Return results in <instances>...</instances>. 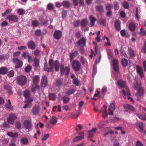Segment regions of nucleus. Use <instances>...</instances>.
Masks as SVG:
<instances>
[{
  "instance_id": "obj_1",
  "label": "nucleus",
  "mask_w": 146,
  "mask_h": 146,
  "mask_svg": "<svg viewBox=\"0 0 146 146\" xmlns=\"http://www.w3.org/2000/svg\"><path fill=\"white\" fill-rule=\"evenodd\" d=\"M49 64L50 67H48L46 62L44 63V69L45 71L48 72H52L53 71V68L54 66L55 71H57L59 69V63L58 60H55L54 62L52 59H50L49 61Z\"/></svg>"
},
{
  "instance_id": "obj_2",
  "label": "nucleus",
  "mask_w": 146,
  "mask_h": 146,
  "mask_svg": "<svg viewBox=\"0 0 146 146\" xmlns=\"http://www.w3.org/2000/svg\"><path fill=\"white\" fill-rule=\"evenodd\" d=\"M33 84L32 90L33 92L35 93L36 89H39L38 83L40 81V77L38 76H35L33 78Z\"/></svg>"
},
{
  "instance_id": "obj_3",
  "label": "nucleus",
  "mask_w": 146,
  "mask_h": 146,
  "mask_svg": "<svg viewBox=\"0 0 146 146\" xmlns=\"http://www.w3.org/2000/svg\"><path fill=\"white\" fill-rule=\"evenodd\" d=\"M17 80L19 84L24 85L27 82V78L25 76H20L17 77Z\"/></svg>"
},
{
  "instance_id": "obj_4",
  "label": "nucleus",
  "mask_w": 146,
  "mask_h": 146,
  "mask_svg": "<svg viewBox=\"0 0 146 146\" xmlns=\"http://www.w3.org/2000/svg\"><path fill=\"white\" fill-rule=\"evenodd\" d=\"M17 118L16 115L14 113H11L9 114V117L7 118V120L9 124H13L14 122V120Z\"/></svg>"
},
{
  "instance_id": "obj_5",
  "label": "nucleus",
  "mask_w": 146,
  "mask_h": 146,
  "mask_svg": "<svg viewBox=\"0 0 146 146\" xmlns=\"http://www.w3.org/2000/svg\"><path fill=\"white\" fill-rule=\"evenodd\" d=\"M61 75H63L65 73L66 75H68L70 72V69L69 67H66L64 68V65H62L60 68Z\"/></svg>"
},
{
  "instance_id": "obj_6",
  "label": "nucleus",
  "mask_w": 146,
  "mask_h": 146,
  "mask_svg": "<svg viewBox=\"0 0 146 146\" xmlns=\"http://www.w3.org/2000/svg\"><path fill=\"white\" fill-rule=\"evenodd\" d=\"M72 66L74 70L78 71L81 68V65L80 62L77 60H75L72 64Z\"/></svg>"
},
{
  "instance_id": "obj_7",
  "label": "nucleus",
  "mask_w": 146,
  "mask_h": 146,
  "mask_svg": "<svg viewBox=\"0 0 146 146\" xmlns=\"http://www.w3.org/2000/svg\"><path fill=\"white\" fill-rule=\"evenodd\" d=\"M13 62L17 65L15 66V68H19L21 67L23 65V62L21 61H20L19 59L16 58H14L13 59Z\"/></svg>"
},
{
  "instance_id": "obj_8",
  "label": "nucleus",
  "mask_w": 146,
  "mask_h": 146,
  "mask_svg": "<svg viewBox=\"0 0 146 146\" xmlns=\"http://www.w3.org/2000/svg\"><path fill=\"white\" fill-rule=\"evenodd\" d=\"M122 92L124 96L127 95L128 99H129L131 102L133 101V98H130L129 96L131 95V94L128 87L125 88V91L124 89H123L122 90Z\"/></svg>"
},
{
  "instance_id": "obj_9",
  "label": "nucleus",
  "mask_w": 146,
  "mask_h": 146,
  "mask_svg": "<svg viewBox=\"0 0 146 146\" xmlns=\"http://www.w3.org/2000/svg\"><path fill=\"white\" fill-rule=\"evenodd\" d=\"M6 19L9 21H13L14 22H16L18 21V18L15 15H10L7 16Z\"/></svg>"
},
{
  "instance_id": "obj_10",
  "label": "nucleus",
  "mask_w": 146,
  "mask_h": 146,
  "mask_svg": "<svg viewBox=\"0 0 146 146\" xmlns=\"http://www.w3.org/2000/svg\"><path fill=\"white\" fill-rule=\"evenodd\" d=\"M113 68L116 72H117L119 71V62L118 61L115 59L113 61Z\"/></svg>"
},
{
  "instance_id": "obj_11",
  "label": "nucleus",
  "mask_w": 146,
  "mask_h": 146,
  "mask_svg": "<svg viewBox=\"0 0 146 146\" xmlns=\"http://www.w3.org/2000/svg\"><path fill=\"white\" fill-rule=\"evenodd\" d=\"M97 130L96 128H92V130L89 131L88 132V138L90 139L92 138L94 136V134Z\"/></svg>"
},
{
  "instance_id": "obj_12",
  "label": "nucleus",
  "mask_w": 146,
  "mask_h": 146,
  "mask_svg": "<svg viewBox=\"0 0 146 146\" xmlns=\"http://www.w3.org/2000/svg\"><path fill=\"white\" fill-rule=\"evenodd\" d=\"M62 32L60 31H55L54 34V37L56 40H59L61 37Z\"/></svg>"
},
{
  "instance_id": "obj_13",
  "label": "nucleus",
  "mask_w": 146,
  "mask_h": 146,
  "mask_svg": "<svg viewBox=\"0 0 146 146\" xmlns=\"http://www.w3.org/2000/svg\"><path fill=\"white\" fill-rule=\"evenodd\" d=\"M86 40L84 38H82L77 42L78 44L80 47H83L86 46Z\"/></svg>"
},
{
  "instance_id": "obj_14",
  "label": "nucleus",
  "mask_w": 146,
  "mask_h": 146,
  "mask_svg": "<svg viewBox=\"0 0 146 146\" xmlns=\"http://www.w3.org/2000/svg\"><path fill=\"white\" fill-rule=\"evenodd\" d=\"M117 84L118 86L121 88H125H125L127 87L126 86V83L124 81L121 80H118L117 82Z\"/></svg>"
},
{
  "instance_id": "obj_15",
  "label": "nucleus",
  "mask_w": 146,
  "mask_h": 146,
  "mask_svg": "<svg viewBox=\"0 0 146 146\" xmlns=\"http://www.w3.org/2000/svg\"><path fill=\"white\" fill-rule=\"evenodd\" d=\"M108 110L110 111L108 113V114L109 115H113V111L115 110V106L114 103L111 102L110 104Z\"/></svg>"
},
{
  "instance_id": "obj_16",
  "label": "nucleus",
  "mask_w": 146,
  "mask_h": 146,
  "mask_svg": "<svg viewBox=\"0 0 146 146\" xmlns=\"http://www.w3.org/2000/svg\"><path fill=\"white\" fill-rule=\"evenodd\" d=\"M28 48L32 50L34 49L36 47L35 42L32 40H30L27 43Z\"/></svg>"
},
{
  "instance_id": "obj_17",
  "label": "nucleus",
  "mask_w": 146,
  "mask_h": 146,
  "mask_svg": "<svg viewBox=\"0 0 146 146\" xmlns=\"http://www.w3.org/2000/svg\"><path fill=\"white\" fill-rule=\"evenodd\" d=\"M22 56L24 58H26L28 57V61L29 62H30L32 60V57L29 55V52L28 51L23 52V53Z\"/></svg>"
},
{
  "instance_id": "obj_18",
  "label": "nucleus",
  "mask_w": 146,
  "mask_h": 146,
  "mask_svg": "<svg viewBox=\"0 0 146 146\" xmlns=\"http://www.w3.org/2000/svg\"><path fill=\"white\" fill-rule=\"evenodd\" d=\"M123 107L126 110H129L132 111H135V108L133 106L128 104L124 105Z\"/></svg>"
},
{
  "instance_id": "obj_19",
  "label": "nucleus",
  "mask_w": 146,
  "mask_h": 146,
  "mask_svg": "<svg viewBox=\"0 0 146 146\" xmlns=\"http://www.w3.org/2000/svg\"><path fill=\"white\" fill-rule=\"evenodd\" d=\"M41 83L42 86L43 87H44L46 86L47 84V77L45 76H42L41 80Z\"/></svg>"
},
{
  "instance_id": "obj_20",
  "label": "nucleus",
  "mask_w": 146,
  "mask_h": 146,
  "mask_svg": "<svg viewBox=\"0 0 146 146\" xmlns=\"http://www.w3.org/2000/svg\"><path fill=\"white\" fill-rule=\"evenodd\" d=\"M144 94V90L143 88H140L137 89L136 93V95L137 96H143Z\"/></svg>"
},
{
  "instance_id": "obj_21",
  "label": "nucleus",
  "mask_w": 146,
  "mask_h": 146,
  "mask_svg": "<svg viewBox=\"0 0 146 146\" xmlns=\"http://www.w3.org/2000/svg\"><path fill=\"white\" fill-rule=\"evenodd\" d=\"M8 71V69L6 67H3L0 68V74L2 75L6 74Z\"/></svg>"
},
{
  "instance_id": "obj_22",
  "label": "nucleus",
  "mask_w": 146,
  "mask_h": 146,
  "mask_svg": "<svg viewBox=\"0 0 146 146\" xmlns=\"http://www.w3.org/2000/svg\"><path fill=\"white\" fill-rule=\"evenodd\" d=\"M4 88L8 90L9 94L10 95L12 94V92L11 90L12 88L10 84H5L4 86Z\"/></svg>"
},
{
  "instance_id": "obj_23",
  "label": "nucleus",
  "mask_w": 146,
  "mask_h": 146,
  "mask_svg": "<svg viewBox=\"0 0 146 146\" xmlns=\"http://www.w3.org/2000/svg\"><path fill=\"white\" fill-rule=\"evenodd\" d=\"M135 83L134 85V88L135 89H138L140 88H142L141 87L142 85L141 83V82H139L138 80H136Z\"/></svg>"
},
{
  "instance_id": "obj_24",
  "label": "nucleus",
  "mask_w": 146,
  "mask_h": 146,
  "mask_svg": "<svg viewBox=\"0 0 146 146\" xmlns=\"http://www.w3.org/2000/svg\"><path fill=\"white\" fill-rule=\"evenodd\" d=\"M24 124L25 126L27 129H30L31 126V123L28 120H25L24 122Z\"/></svg>"
},
{
  "instance_id": "obj_25",
  "label": "nucleus",
  "mask_w": 146,
  "mask_h": 146,
  "mask_svg": "<svg viewBox=\"0 0 146 146\" xmlns=\"http://www.w3.org/2000/svg\"><path fill=\"white\" fill-rule=\"evenodd\" d=\"M129 28L131 31H134L135 30V24L131 22L129 25Z\"/></svg>"
},
{
  "instance_id": "obj_26",
  "label": "nucleus",
  "mask_w": 146,
  "mask_h": 146,
  "mask_svg": "<svg viewBox=\"0 0 146 146\" xmlns=\"http://www.w3.org/2000/svg\"><path fill=\"white\" fill-rule=\"evenodd\" d=\"M136 115L140 119L143 120H146V114L143 113L141 114H137Z\"/></svg>"
},
{
  "instance_id": "obj_27",
  "label": "nucleus",
  "mask_w": 146,
  "mask_h": 146,
  "mask_svg": "<svg viewBox=\"0 0 146 146\" xmlns=\"http://www.w3.org/2000/svg\"><path fill=\"white\" fill-rule=\"evenodd\" d=\"M89 18L90 21L91 27L94 25L95 22L96 21V19L92 16H90Z\"/></svg>"
},
{
  "instance_id": "obj_28",
  "label": "nucleus",
  "mask_w": 146,
  "mask_h": 146,
  "mask_svg": "<svg viewBox=\"0 0 146 146\" xmlns=\"http://www.w3.org/2000/svg\"><path fill=\"white\" fill-rule=\"evenodd\" d=\"M78 52L76 51L73 52H71L70 54V58L71 61H72L77 55Z\"/></svg>"
},
{
  "instance_id": "obj_29",
  "label": "nucleus",
  "mask_w": 146,
  "mask_h": 146,
  "mask_svg": "<svg viewBox=\"0 0 146 146\" xmlns=\"http://www.w3.org/2000/svg\"><path fill=\"white\" fill-rule=\"evenodd\" d=\"M136 125L141 131H143L145 126V124L142 122H139L136 123Z\"/></svg>"
},
{
  "instance_id": "obj_30",
  "label": "nucleus",
  "mask_w": 146,
  "mask_h": 146,
  "mask_svg": "<svg viewBox=\"0 0 146 146\" xmlns=\"http://www.w3.org/2000/svg\"><path fill=\"white\" fill-rule=\"evenodd\" d=\"M57 118L56 117H52L50 120V123L52 125L55 124L57 121Z\"/></svg>"
},
{
  "instance_id": "obj_31",
  "label": "nucleus",
  "mask_w": 146,
  "mask_h": 146,
  "mask_svg": "<svg viewBox=\"0 0 146 146\" xmlns=\"http://www.w3.org/2000/svg\"><path fill=\"white\" fill-rule=\"evenodd\" d=\"M40 109L38 107L35 106L33 108L32 111L33 113L35 115H37Z\"/></svg>"
},
{
  "instance_id": "obj_32",
  "label": "nucleus",
  "mask_w": 146,
  "mask_h": 146,
  "mask_svg": "<svg viewBox=\"0 0 146 146\" xmlns=\"http://www.w3.org/2000/svg\"><path fill=\"white\" fill-rule=\"evenodd\" d=\"M96 8L97 10L100 13L104 12L103 6L102 5H99L96 6Z\"/></svg>"
},
{
  "instance_id": "obj_33",
  "label": "nucleus",
  "mask_w": 146,
  "mask_h": 146,
  "mask_svg": "<svg viewBox=\"0 0 146 146\" xmlns=\"http://www.w3.org/2000/svg\"><path fill=\"white\" fill-rule=\"evenodd\" d=\"M136 67L137 72L138 74H143V73L142 68L141 66L138 65H136Z\"/></svg>"
},
{
  "instance_id": "obj_34",
  "label": "nucleus",
  "mask_w": 146,
  "mask_h": 146,
  "mask_svg": "<svg viewBox=\"0 0 146 146\" xmlns=\"http://www.w3.org/2000/svg\"><path fill=\"white\" fill-rule=\"evenodd\" d=\"M7 135L9 136L12 138H15L18 136L17 133H16L9 132L7 133Z\"/></svg>"
},
{
  "instance_id": "obj_35",
  "label": "nucleus",
  "mask_w": 146,
  "mask_h": 146,
  "mask_svg": "<svg viewBox=\"0 0 146 146\" xmlns=\"http://www.w3.org/2000/svg\"><path fill=\"white\" fill-rule=\"evenodd\" d=\"M84 136L83 135L76 136L73 139V141L74 142L77 141H80L82 140V139H84Z\"/></svg>"
},
{
  "instance_id": "obj_36",
  "label": "nucleus",
  "mask_w": 146,
  "mask_h": 146,
  "mask_svg": "<svg viewBox=\"0 0 146 146\" xmlns=\"http://www.w3.org/2000/svg\"><path fill=\"white\" fill-rule=\"evenodd\" d=\"M88 24V21L86 19H84L82 20L81 25L83 27H85Z\"/></svg>"
},
{
  "instance_id": "obj_37",
  "label": "nucleus",
  "mask_w": 146,
  "mask_h": 146,
  "mask_svg": "<svg viewBox=\"0 0 146 146\" xmlns=\"http://www.w3.org/2000/svg\"><path fill=\"white\" fill-rule=\"evenodd\" d=\"M62 84V81L60 79H58L56 80L55 83V85L58 87H59L61 86Z\"/></svg>"
},
{
  "instance_id": "obj_38",
  "label": "nucleus",
  "mask_w": 146,
  "mask_h": 146,
  "mask_svg": "<svg viewBox=\"0 0 146 146\" xmlns=\"http://www.w3.org/2000/svg\"><path fill=\"white\" fill-rule=\"evenodd\" d=\"M121 62L123 66L125 67H126L128 64L127 60L124 58L122 59Z\"/></svg>"
},
{
  "instance_id": "obj_39",
  "label": "nucleus",
  "mask_w": 146,
  "mask_h": 146,
  "mask_svg": "<svg viewBox=\"0 0 146 146\" xmlns=\"http://www.w3.org/2000/svg\"><path fill=\"white\" fill-rule=\"evenodd\" d=\"M115 29L118 31H119L120 29V23L119 21H116L115 23Z\"/></svg>"
},
{
  "instance_id": "obj_40",
  "label": "nucleus",
  "mask_w": 146,
  "mask_h": 146,
  "mask_svg": "<svg viewBox=\"0 0 146 146\" xmlns=\"http://www.w3.org/2000/svg\"><path fill=\"white\" fill-rule=\"evenodd\" d=\"M21 141L22 143L24 145H27L29 142L28 139L25 137L22 138L21 139Z\"/></svg>"
},
{
  "instance_id": "obj_41",
  "label": "nucleus",
  "mask_w": 146,
  "mask_h": 146,
  "mask_svg": "<svg viewBox=\"0 0 146 146\" xmlns=\"http://www.w3.org/2000/svg\"><path fill=\"white\" fill-rule=\"evenodd\" d=\"M39 24V22L37 20H35L32 21V25L33 27H37Z\"/></svg>"
},
{
  "instance_id": "obj_42",
  "label": "nucleus",
  "mask_w": 146,
  "mask_h": 146,
  "mask_svg": "<svg viewBox=\"0 0 146 146\" xmlns=\"http://www.w3.org/2000/svg\"><path fill=\"white\" fill-rule=\"evenodd\" d=\"M24 96L26 98H29L30 96L29 91L28 90H25L24 92Z\"/></svg>"
},
{
  "instance_id": "obj_43",
  "label": "nucleus",
  "mask_w": 146,
  "mask_h": 146,
  "mask_svg": "<svg viewBox=\"0 0 146 146\" xmlns=\"http://www.w3.org/2000/svg\"><path fill=\"white\" fill-rule=\"evenodd\" d=\"M103 39H106L107 40V42H105V44L106 46H110L111 45V43L110 42L109 39L108 37L104 36L103 37Z\"/></svg>"
},
{
  "instance_id": "obj_44",
  "label": "nucleus",
  "mask_w": 146,
  "mask_h": 146,
  "mask_svg": "<svg viewBox=\"0 0 146 146\" xmlns=\"http://www.w3.org/2000/svg\"><path fill=\"white\" fill-rule=\"evenodd\" d=\"M104 109V111L103 113L102 114V117L105 118L107 116V115H108V113H106V108H107V106L106 105H104L103 106Z\"/></svg>"
},
{
  "instance_id": "obj_45",
  "label": "nucleus",
  "mask_w": 146,
  "mask_h": 146,
  "mask_svg": "<svg viewBox=\"0 0 146 146\" xmlns=\"http://www.w3.org/2000/svg\"><path fill=\"white\" fill-rule=\"evenodd\" d=\"M34 62L35 66L36 67H38L39 65V59L36 57H35L34 60Z\"/></svg>"
},
{
  "instance_id": "obj_46",
  "label": "nucleus",
  "mask_w": 146,
  "mask_h": 146,
  "mask_svg": "<svg viewBox=\"0 0 146 146\" xmlns=\"http://www.w3.org/2000/svg\"><path fill=\"white\" fill-rule=\"evenodd\" d=\"M25 11L23 9H19L17 11V13L19 15H22L25 13Z\"/></svg>"
},
{
  "instance_id": "obj_47",
  "label": "nucleus",
  "mask_w": 146,
  "mask_h": 146,
  "mask_svg": "<svg viewBox=\"0 0 146 146\" xmlns=\"http://www.w3.org/2000/svg\"><path fill=\"white\" fill-rule=\"evenodd\" d=\"M56 95L53 93H51L49 95V99L52 100H54L55 98Z\"/></svg>"
},
{
  "instance_id": "obj_48",
  "label": "nucleus",
  "mask_w": 146,
  "mask_h": 146,
  "mask_svg": "<svg viewBox=\"0 0 146 146\" xmlns=\"http://www.w3.org/2000/svg\"><path fill=\"white\" fill-rule=\"evenodd\" d=\"M62 5L66 7H68L70 5V4L69 2L66 1H64L62 2Z\"/></svg>"
},
{
  "instance_id": "obj_49",
  "label": "nucleus",
  "mask_w": 146,
  "mask_h": 146,
  "mask_svg": "<svg viewBox=\"0 0 146 146\" xmlns=\"http://www.w3.org/2000/svg\"><path fill=\"white\" fill-rule=\"evenodd\" d=\"M141 51L143 53L146 54V41H145L144 46L141 48Z\"/></svg>"
},
{
  "instance_id": "obj_50",
  "label": "nucleus",
  "mask_w": 146,
  "mask_h": 146,
  "mask_svg": "<svg viewBox=\"0 0 146 146\" xmlns=\"http://www.w3.org/2000/svg\"><path fill=\"white\" fill-rule=\"evenodd\" d=\"M75 92V90L74 89H72L69 90L66 92V95H70L73 94Z\"/></svg>"
},
{
  "instance_id": "obj_51",
  "label": "nucleus",
  "mask_w": 146,
  "mask_h": 146,
  "mask_svg": "<svg viewBox=\"0 0 146 146\" xmlns=\"http://www.w3.org/2000/svg\"><path fill=\"white\" fill-rule=\"evenodd\" d=\"M140 34L142 36L146 35V31L144 30L143 28H141L140 30Z\"/></svg>"
},
{
  "instance_id": "obj_52",
  "label": "nucleus",
  "mask_w": 146,
  "mask_h": 146,
  "mask_svg": "<svg viewBox=\"0 0 146 146\" xmlns=\"http://www.w3.org/2000/svg\"><path fill=\"white\" fill-rule=\"evenodd\" d=\"M129 52L130 56L131 57H133L134 56V52L133 50L131 48L129 49Z\"/></svg>"
},
{
  "instance_id": "obj_53",
  "label": "nucleus",
  "mask_w": 146,
  "mask_h": 146,
  "mask_svg": "<svg viewBox=\"0 0 146 146\" xmlns=\"http://www.w3.org/2000/svg\"><path fill=\"white\" fill-rule=\"evenodd\" d=\"M32 68L31 66H28L25 68V71L26 72H29L31 70Z\"/></svg>"
},
{
  "instance_id": "obj_54",
  "label": "nucleus",
  "mask_w": 146,
  "mask_h": 146,
  "mask_svg": "<svg viewBox=\"0 0 146 146\" xmlns=\"http://www.w3.org/2000/svg\"><path fill=\"white\" fill-rule=\"evenodd\" d=\"M113 7V5L111 4H108L107 5L106 7V9L108 10V11H111V9Z\"/></svg>"
},
{
  "instance_id": "obj_55",
  "label": "nucleus",
  "mask_w": 146,
  "mask_h": 146,
  "mask_svg": "<svg viewBox=\"0 0 146 146\" xmlns=\"http://www.w3.org/2000/svg\"><path fill=\"white\" fill-rule=\"evenodd\" d=\"M123 6L125 9H128L129 8V5L127 2L125 1L123 3Z\"/></svg>"
},
{
  "instance_id": "obj_56",
  "label": "nucleus",
  "mask_w": 146,
  "mask_h": 146,
  "mask_svg": "<svg viewBox=\"0 0 146 146\" xmlns=\"http://www.w3.org/2000/svg\"><path fill=\"white\" fill-rule=\"evenodd\" d=\"M100 21L102 24L104 25L106 24V20L105 18H101L100 20Z\"/></svg>"
},
{
  "instance_id": "obj_57",
  "label": "nucleus",
  "mask_w": 146,
  "mask_h": 146,
  "mask_svg": "<svg viewBox=\"0 0 146 146\" xmlns=\"http://www.w3.org/2000/svg\"><path fill=\"white\" fill-rule=\"evenodd\" d=\"M80 62L83 64H86V62L85 58L83 56H81V57Z\"/></svg>"
},
{
  "instance_id": "obj_58",
  "label": "nucleus",
  "mask_w": 146,
  "mask_h": 146,
  "mask_svg": "<svg viewBox=\"0 0 146 146\" xmlns=\"http://www.w3.org/2000/svg\"><path fill=\"white\" fill-rule=\"evenodd\" d=\"M41 34V32L40 30L38 29L36 30L35 31V34L36 36H40Z\"/></svg>"
},
{
  "instance_id": "obj_59",
  "label": "nucleus",
  "mask_w": 146,
  "mask_h": 146,
  "mask_svg": "<svg viewBox=\"0 0 146 146\" xmlns=\"http://www.w3.org/2000/svg\"><path fill=\"white\" fill-rule=\"evenodd\" d=\"M27 104H26L23 107V108L24 109L26 108H30L32 106L31 103H26Z\"/></svg>"
},
{
  "instance_id": "obj_60",
  "label": "nucleus",
  "mask_w": 146,
  "mask_h": 146,
  "mask_svg": "<svg viewBox=\"0 0 146 146\" xmlns=\"http://www.w3.org/2000/svg\"><path fill=\"white\" fill-rule=\"evenodd\" d=\"M14 74V72L13 70L10 71L8 73V76L10 77H13Z\"/></svg>"
},
{
  "instance_id": "obj_61",
  "label": "nucleus",
  "mask_w": 146,
  "mask_h": 146,
  "mask_svg": "<svg viewBox=\"0 0 146 146\" xmlns=\"http://www.w3.org/2000/svg\"><path fill=\"white\" fill-rule=\"evenodd\" d=\"M63 100L64 103L65 104H67L69 101V98L66 97H64Z\"/></svg>"
},
{
  "instance_id": "obj_62",
  "label": "nucleus",
  "mask_w": 146,
  "mask_h": 146,
  "mask_svg": "<svg viewBox=\"0 0 146 146\" xmlns=\"http://www.w3.org/2000/svg\"><path fill=\"white\" fill-rule=\"evenodd\" d=\"M10 13V12H9V10L8 9H7L5 12L2 13V16L4 17L5 16L7 15L8 14Z\"/></svg>"
},
{
  "instance_id": "obj_63",
  "label": "nucleus",
  "mask_w": 146,
  "mask_h": 146,
  "mask_svg": "<svg viewBox=\"0 0 146 146\" xmlns=\"http://www.w3.org/2000/svg\"><path fill=\"white\" fill-rule=\"evenodd\" d=\"M114 5L115 9L118 10L119 8V4L117 2H115L114 3Z\"/></svg>"
},
{
  "instance_id": "obj_64",
  "label": "nucleus",
  "mask_w": 146,
  "mask_h": 146,
  "mask_svg": "<svg viewBox=\"0 0 146 146\" xmlns=\"http://www.w3.org/2000/svg\"><path fill=\"white\" fill-rule=\"evenodd\" d=\"M73 84L76 86H78L79 85V81L76 79H74L73 80Z\"/></svg>"
}]
</instances>
